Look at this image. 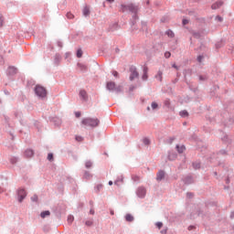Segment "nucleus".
Segmentation results:
<instances>
[{"label": "nucleus", "instance_id": "11", "mask_svg": "<svg viewBox=\"0 0 234 234\" xmlns=\"http://www.w3.org/2000/svg\"><path fill=\"white\" fill-rule=\"evenodd\" d=\"M40 217H41V218H45L46 217H50V211L46 210V211L41 212Z\"/></svg>", "mask_w": 234, "mask_h": 234}, {"label": "nucleus", "instance_id": "40", "mask_svg": "<svg viewBox=\"0 0 234 234\" xmlns=\"http://www.w3.org/2000/svg\"><path fill=\"white\" fill-rule=\"evenodd\" d=\"M76 140H77V142H81V140H83V138L79 136V137H76Z\"/></svg>", "mask_w": 234, "mask_h": 234}, {"label": "nucleus", "instance_id": "21", "mask_svg": "<svg viewBox=\"0 0 234 234\" xmlns=\"http://www.w3.org/2000/svg\"><path fill=\"white\" fill-rule=\"evenodd\" d=\"M166 34H167L168 37H175V33H173V31H171V30L166 31Z\"/></svg>", "mask_w": 234, "mask_h": 234}, {"label": "nucleus", "instance_id": "42", "mask_svg": "<svg viewBox=\"0 0 234 234\" xmlns=\"http://www.w3.org/2000/svg\"><path fill=\"white\" fill-rule=\"evenodd\" d=\"M174 69H176V70H178V66L176 64H173L172 66Z\"/></svg>", "mask_w": 234, "mask_h": 234}, {"label": "nucleus", "instance_id": "14", "mask_svg": "<svg viewBox=\"0 0 234 234\" xmlns=\"http://www.w3.org/2000/svg\"><path fill=\"white\" fill-rule=\"evenodd\" d=\"M176 149H177L178 153L182 154V153H184V151H186V146H184V145H181V146L177 145Z\"/></svg>", "mask_w": 234, "mask_h": 234}, {"label": "nucleus", "instance_id": "5", "mask_svg": "<svg viewBox=\"0 0 234 234\" xmlns=\"http://www.w3.org/2000/svg\"><path fill=\"white\" fill-rule=\"evenodd\" d=\"M138 77V71H136V68H132L131 69V75H130V80H135V78Z\"/></svg>", "mask_w": 234, "mask_h": 234}, {"label": "nucleus", "instance_id": "50", "mask_svg": "<svg viewBox=\"0 0 234 234\" xmlns=\"http://www.w3.org/2000/svg\"><path fill=\"white\" fill-rule=\"evenodd\" d=\"M231 217H234V212L232 213Z\"/></svg>", "mask_w": 234, "mask_h": 234}, {"label": "nucleus", "instance_id": "49", "mask_svg": "<svg viewBox=\"0 0 234 234\" xmlns=\"http://www.w3.org/2000/svg\"><path fill=\"white\" fill-rule=\"evenodd\" d=\"M114 184H118V181H115Z\"/></svg>", "mask_w": 234, "mask_h": 234}, {"label": "nucleus", "instance_id": "12", "mask_svg": "<svg viewBox=\"0 0 234 234\" xmlns=\"http://www.w3.org/2000/svg\"><path fill=\"white\" fill-rule=\"evenodd\" d=\"M80 98H82V100H87V91H85L84 90H81L80 91Z\"/></svg>", "mask_w": 234, "mask_h": 234}, {"label": "nucleus", "instance_id": "7", "mask_svg": "<svg viewBox=\"0 0 234 234\" xmlns=\"http://www.w3.org/2000/svg\"><path fill=\"white\" fill-rule=\"evenodd\" d=\"M116 89V84L112 81L107 83V90H114Z\"/></svg>", "mask_w": 234, "mask_h": 234}, {"label": "nucleus", "instance_id": "48", "mask_svg": "<svg viewBox=\"0 0 234 234\" xmlns=\"http://www.w3.org/2000/svg\"><path fill=\"white\" fill-rule=\"evenodd\" d=\"M147 111H151V108H150V107H148V108H147Z\"/></svg>", "mask_w": 234, "mask_h": 234}, {"label": "nucleus", "instance_id": "13", "mask_svg": "<svg viewBox=\"0 0 234 234\" xmlns=\"http://www.w3.org/2000/svg\"><path fill=\"white\" fill-rule=\"evenodd\" d=\"M16 72H17V69H16V67L8 68V74H16Z\"/></svg>", "mask_w": 234, "mask_h": 234}, {"label": "nucleus", "instance_id": "19", "mask_svg": "<svg viewBox=\"0 0 234 234\" xmlns=\"http://www.w3.org/2000/svg\"><path fill=\"white\" fill-rule=\"evenodd\" d=\"M85 166L87 167V169H90V167H92V162L87 161L85 163Z\"/></svg>", "mask_w": 234, "mask_h": 234}, {"label": "nucleus", "instance_id": "3", "mask_svg": "<svg viewBox=\"0 0 234 234\" xmlns=\"http://www.w3.org/2000/svg\"><path fill=\"white\" fill-rule=\"evenodd\" d=\"M122 12H133V14H136L138 12V5H134L133 4H129L127 5H122L121 7Z\"/></svg>", "mask_w": 234, "mask_h": 234}, {"label": "nucleus", "instance_id": "37", "mask_svg": "<svg viewBox=\"0 0 234 234\" xmlns=\"http://www.w3.org/2000/svg\"><path fill=\"white\" fill-rule=\"evenodd\" d=\"M202 59H203L202 56L197 57V60L199 61V63H202Z\"/></svg>", "mask_w": 234, "mask_h": 234}, {"label": "nucleus", "instance_id": "22", "mask_svg": "<svg viewBox=\"0 0 234 234\" xmlns=\"http://www.w3.org/2000/svg\"><path fill=\"white\" fill-rule=\"evenodd\" d=\"M83 56V51L81 49H78L77 58H81Z\"/></svg>", "mask_w": 234, "mask_h": 234}, {"label": "nucleus", "instance_id": "6", "mask_svg": "<svg viewBox=\"0 0 234 234\" xmlns=\"http://www.w3.org/2000/svg\"><path fill=\"white\" fill-rule=\"evenodd\" d=\"M145 188L144 187H139L138 190H137V196L140 197V198H144V197H145Z\"/></svg>", "mask_w": 234, "mask_h": 234}, {"label": "nucleus", "instance_id": "2", "mask_svg": "<svg viewBox=\"0 0 234 234\" xmlns=\"http://www.w3.org/2000/svg\"><path fill=\"white\" fill-rule=\"evenodd\" d=\"M35 93L38 98H47V89L41 85H37L35 88Z\"/></svg>", "mask_w": 234, "mask_h": 234}, {"label": "nucleus", "instance_id": "23", "mask_svg": "<svg viewBox=\"0 0 234 234\" xmlns=\"http://www.w3.org/2000/svg\"><path fill=\"white\" fill-rule=\"evenodd\" d=\"M143 144H144V145H149V144H151V141H149L148 138H144V139L143 140Z\"/></svg>", "mask_w": 234, "mask_h": 234}, {"label": "nucleus", "instance_id": "20", "mask_svg": "<svg viewBox=\"0 0 234 234\" xmlns=\"http://www.w3.org/2000/svg\"><path fill=\"white\" fill-rule=\"evenodd\" d=\"M68 222H69V224H71V222H74V216L69 215V216L68 217Z\"/></svg>", "mask_w": 234, "mask_h": 234}, {"label": "nucleus", "instance_id": "18", "mask_svg": "<svg viewBox=\"0 0 234 234\" xmlns=\"http://www.w3.org/2000/svg\"><path fill=\"white\" fill-rule=\"evenodd\" d=\"M180 116H182V118H186V116H189V113L187 111H182L180 112Z\"/></svg>", "mask_w": 234, "mask_h": 234}, {"label": "nucleus", "instance_id": "31", "mask_svg": "<svg viewBox=\"0 0 234 234\" xmlns=\"http://www.w3.org/2000/svg\"><path fill=\"white\" fill-rule=\"evenodd\" d=\"M165 58H166V59H168V58H171V52H169V51L165 52Z\"/></svg>", "mask_w": 234, "mask_h": 234}, {"label": "nucleus", "instance_id": "39", "mask_svg": "<svg viewBox=\"0 0 234 234\" xmlns=\"http://www.w3.org/2000/svg\"><path fill=\"white\" fill-rule=\"evenodd\" d=\"M112 74H113L114 78H118V71H113Z\"/></svg>", "mask_w": 234, "mask_h": 234}, {"label": "nucleus", "instance_id": "9", "mask_svg": "<svg viewBox=\"0 0 234 234\" xmlns=\"http://www.w3.org/2000/svg\"><path fill=\"white\" fill-rule=\"evenodd\" d=\"M223 3L218 1L212 5V9L217 10V8H220L222 6Z\"/></svg>", "mask_w": 234, "mask_h": 234}, {"label": "nucleus", "instance_id": "17", "mask_svg": "<svg viewBox=\"0 0 234 234\" xmlns=\"http://www.w3.org/2000/svg\"><path fill=\"white\" fill-rule=\"evenodd\" d=\"M89 14H90V11L89 10V7H84L83 8V16H85L87 17V16H89Z\"/></svg>", "mask_w": 234, "mask_h": 234}, {"label": "nucleus", "instance_id": "24", "mask_svg": "<svg viewBox=\"0 0 234 234\" xmlns=\"http://www.w3.org/2000/svg\"><path fill=\"white\" fill-rule=\"evenodd\" d=\"M66 17L68 19H74V16L72 15V13H67Z\"/></svg>", "mask_w": 234, "mask_h": 234}, {"label": "nucleus", "instance_id": "15", "mask_svg": "<svg viewBox=\"0 0 234 234\" xmlns=\"http://www.w3.org/2000/svg\"><path fill=\"white\" fill-rule=\"evenodd\" d=\"M125 219L127 220V222H133V220H134V218L131 214H127L125 216Z\"/></svg>", "mask_w": 234, "mask_h": 234}, {"label": "nucleus", "instance_id": "43", "mask_svg": "<svg viewBox=\"0 0 234 234\" xmlns=\"http://www.w3.org/2000/svg\"><path fill=\"white\" fill-rule=\"evenodd\" d=\"M90 215H94V209L90 208Z\"/></svg>", "mask_w": 234, "mask_h": 234}, {"label": "nucleus", "instance_id": "1", "mask_svg": "<svg viewBox=\"0 0 234 234\" xmlns=\"http://www.w3.org/2000/svg\"><path fill=\"white\" fill-rule=\"evenodd\" d=\"M82 125H87L89 127H98L100 125V120L92 119V118H86L81 121Z\"/></svg>", "mask_w": 234, "mask_h": 234}, {"label": "nucleus", "instance_id": "33", "mask_svg": "<svg viewBox=\"0 0 234 234\" xmlns=\"http://www.w3.org/2000/svg\"><path fill=\"white\" fill-rule=\"evenodd\" d=\"M31 200H32V202H37V196H33L32 197H31Z\"/></svg>", "mask_w": 234, "mask_h": 234}, {"label": "nucleus", "instance_id": "8", "mask_svg": "<svg viewBox=\"0 0 234 234\" xmlns=\"http://www.w3.org/2000/svg\"><path fill=\"white\" fill-rule=\"evenodd\" d=\"M164 176H165V173L164 171H159L156 176V180H164Z\"/></svg>", "mask_w": 234, "mask_h": 234}, {"label": "nucleus", "instance_id": "32", "mask_svg": "<svg viewBox=\"0 0 234 234\" xmlns=\"http://www.w3.org/2000/svg\"><path fill=\"white\" fill-rule=\"evenodd\" d=\"M79 67H80V70H87V66H83L81 64H79Z\"/></svg>", "mask_w": 234, "mask_h": 234}, {"label": "nucleus", "instance_id": "45", "mask_svg": "<svg viewBox=\"0 0 234 234\" xmlns=\"http://www.w3.org/2000/svg\"><path fill=\"white\" fill-rule=\"evenodd\" d=\"M108 3H114V0H106Z\"/></svg>", "mask_w": 234, "mask_h": 234}, {"label": "nucleus", "instance_id": "25", "mask_svg": "<svg viewBox=\"0 0 234 234\" xmlns=\"http://www.w3.org/2000/svg\"><path fill=\"white\" fill-rule=\"evenodd\" d=\"M152 109L154 111L156 109H158V103L156 102H152Z\"/></svg>", "mask_w": 234, "mask_h": 234}, {"label": "nucleus", "instance_id": "36", "mask_svg": "<svg viewBox=\"0 0 234 234\" xmlns=\"http://www.w3.org/2000/svg\"><path fill=\"white\" fill-rule=\"evenodd\" d=\"M86 226H92V220H87Z\"/></svg>", "mask_w": 234, "mask_h": 234}, {"label": "nucleus", "instance_id": "27", "mask_svg": "<svg viewBox=\"0 0 234 234\" xmlns=\"http://www.w3.org/2000/svg\"><path fill=\"white\" fill-rule=\"evenodd\" d=\"M48 160H49L50 162H51V160H54V154H48Z\"/></svg>", "mask_w": 234, "mask_h": 234}, {"label": "nucleus", "instance_id": "26", "mask_svg": "<svg viewBox=\"0 0 234 234\" xmlns=\"http://www.w3.org/2000/svg\"><path fill=\"white\" fill-rule=\"evenodd\" d=\"M5 23V19L3 18V15H0V28L3 27V24Z\"/></svg>", "mask_w": 234, "mask_h": 234}, {"label": "nucleus", "instance_id": "10", "mask_svg": "<svg viewBox=\"0 0 234 234\" xmlns=\"http://www.w3.org/2000/svg\"><path fill=\"white\" fill-rule=\"evenodd\" d=\"M25 154H26V156H27V158H32V156H34V151H32V150H27V151L25 152Z\"/></svg>", "mask_w": 234, "mask_h": 234}, {"label": "nucleus", "instance_id": "30", "mask_svg": "<svg viewBox=\"0 0 234 234\" xmlns=\"http://www.w3.org/2000/svg\"><path fill=\"white\" fill-rule=\"evenodd\" d=\"M193 166L195 169H200V165L198 163H194Z\"/></svg>", "mask_w": 234, "mask_h": 234}, {"label": "nucleus", "instance_id": "47", "mask_svg": "<svg viewBox=\"0 0 234 234\" xmlns=\"http://www.w3.org/2000/svg\"><path fill=\"white\" fill-rule=\"evenodd\" d=\"M111 215H114V211H112V212H111Z\"/></svg>", "mask_w": 234, "mask_h": 234}, {"label": "nucleus", "instance_id": "44", "mask_svg": "<svg viewBox=\"0 0 234 234\" xmlns=\"http://www.w3.org/2000/svg\"><path fill=\"white\" fill-rule=\"evenodd\" d=\"M101 187H103L102 185H99V186H97L98 189H101Z\"/></svg>", "mask_w": 234, "mask_h": 234}, {"label": "nucleus", "instance_id": "35", "mask_svg": "<svg viewBox=\"0 0 234 234\" xmlns=\"http://www.w3.org/2000/svg\"><path fill=\"white\" fill-rule=\"evenodd\" d=\"M75 116H76V118H80V116H81V112H76Z\"/></svg>", "mask_w": 234, "mask_h": 234}, {"label": "nucleus", "instance_id": "41", "mask_svg": "<svg viewBox=\"0 0 234 234\" xmlns=\"http://www.w3.org/2000/svg\"><path fill=\"white\" fill-rule=\"evenodd\" d=\"M216 19L219 22H222V17L221 16H217Z\"/></svg>", "mask_w": 234, "mask_h": 234}, {"label": "nucleus", "instance_id": "4", "mask_svg": "<svg viewBox=\"0 0 234 234\" xmlns=\"http://www.w3.org/2000/svg\"><path fill=\"white\" fill-rule=\"evenodd\" d=\"M18 197H19V202H23V199L27 197V192L25 189H19L18 190Z\"/></svg>", "mask_w": 234, "mask_h": 234}, {"label": "nucleus", "instance_id": "34", "mask_svg": "<svg viewBox=\"0 0 234 234\" xmlns=\"http://www.w3.org/2000/svg\"><path fill=\"white\" fill-rule=\"evenodd\" d=\"M182 23H183L184 26L188 25L189 24V20L184 18Z\"/></svg>", "mask_w": 234, "mask_h": 234}, {"label": "nucleus", "instance_id": "38", "mask_svg": "<svg viewBox=\"0 0 234 234\" xmlns=\"http://www.w3.org/2000/svg\"><path fill=\"white\" fill-rule=\"evenodd\" d=\"M147 78H148V76H147V73H144V75H143V80H147Z\"/></svg>", "mask_w": 234, "mask_h": 234}, {"label": "nucleus", "instance_id": "46", "mask_svg": "<svg viewBox=\"0 0 234 234\" xmlns=\"http://www.w3.org/2000/svg\"><path fill=\"white\" fill-rule=\"evenodd\" d=\"M109 186H112V181H109Z\"/></svg>", "mask_w": 234, "mask_h": 234}, {"label": "nucleus", "instance_id": "28", "mask_svg": "<svg viewBox=\"0 0 234 234\" xmlns=\"http://www.w3.org/2000/svg\"><path fill=\"white\" fill-rule=\"evenodd\" d=\"M155 226H156V228H158V229H161L162 226H164V223H162V222H157V223L155 224Z\"/></svg>", "mask_w": 234, "mask_h": 234}, {"label": "nucleus", "instance_id": "29", "mask_svg": "<svg viewBox=\"0 0 234 234\" xmlns=\"http://www.w3.org/2000/svg\"><path fill=\"white\" fill-rule=\"evenodd\" d=\"M143 70L144 74H147V72H149V68H147V66L144 65Z\"/></svg>", "mask_w": 234, "mask_h": 234}, {"label": "nucleus", "instance_id": "16", "mask_svg": "<svg viewBox=\"0 0 234 234\" xmlns=\"http://www.w3.org/2000/svg\"><path fill=\"white\" fill-rule=\"evenodd\" d=\"M163 74L164 73L162 71H158L157 74L155 75L156 80H158L159 81H162Z\"/></svg>", "mask_w": 234, "mask_h": 234}]
</instances>
